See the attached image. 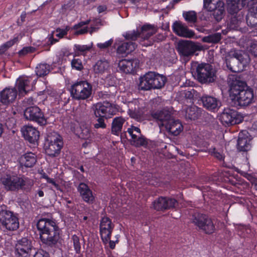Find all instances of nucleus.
<instances>
[{
  "mask_svg": "<svg viewBox=\"0 0 257 257\" xmlns=\"http://www.w3.org/2000/svg\"><path fill=\"white\" fill-rule=\"evenodd\" d=\"M240 0H226L228 12L231 14H236L239 11Z\"/></svg>",
  "mask_w": 257,
  "mask_h": 257,
  "instance_id": "39",
  "label": "nucleus"
},
{
  "mask_svg": "<svg viewBox=\"0 0 257 257\" xmlns=\"http://www.w3.org/2000/svg\"><path fill=\"white\" fill-rule=\"evenodd\" d=\"M166 80V78L163 75L150 71L140 77L139 89L144 91L160 89L164 86Z\"/></svg>",
  "mask_w": 257,
  "mask_h": 257,
  "instance_id": "4",
  "label": "nucleus"
},
{
  "mask_svg": "<svg viewBox=\"0 0 257 257\" xmlns=\"http://www.w3.org/2000/svg\"><path fill=\"white\" fill-rule=\"evenodd\" d=\"M63 146L61 136L57 134L49 136L47 138V144L46 145V153L52 157L58 156Z\"/></svg>",
  "mask_w": 257,
  "mask_h": 257,
  "instance_id": "10",
  "label": "nucleus"
},
{
  "mask_svg": "<svg viewBox=\"0 0 257 257\" xmlns=\"http://www.w3.org/2000/svg\"><path fill=\"white\" fill-rule=\"evenodd\" d=\"M246 131L239 134L237 140V149L239 151L247 152L250 149V139L248 137Z\"/></svg>",
  "mask_w": 257,
  "mask_h": 257,
  "instance_id": "26",
  "label": "nucleus"
},
{
  "mask_svg": "<svg viewBox=\"0 0 257 257\" xmlns=\"http://www.w3.org/2000/svg\"><path fill=\"white\" fill-rule=\"evenodd\" d=\"M40 239L43 243L50 247L55 246L60 239L61 230L55 220L41 218L37 223Z\"/></svg>",
  "mask_w": 257,
  "mask_h": 257,
  "instance_id": "1",
  "label": "nucleus"
},
{
  "mask_svg": "<svg viewBox=\"0 0 257 257\" xmlns=\"http://www.w3.org/2000/svg\"><path fill=\"white\" fill-rule=\"evenodd\" d=\"M129 130H131L133 134H134V132H136V134H137V135L142 134L140 129L139 127L135 126L134 125H132L130 128H128L127 129V131L128 133Z\"/></svg>",
  "mask_w": 257,
  "mask_h": 257,
  "instance_id": "61",
  "label": "nucleus"
},
{
  "mask_svg": "<svg viewBox=\"0 0 257 257\" xmlns=\"http://www.w3.org/2000/svg\"><path fill=\"white\" fill-rule=\"evenodd\" d=\"M242 5L245 6L247 5H253L257 3V0H242Z\"/></svg>",
  "mask_w": 257,
  "mask_h": 257,
  "instance_id": "64",
  "label": "nucleus"
},
{
  "mask_svg": "<svg viewBox=\"0 0 257 257\" xmlns=\"http://www.w3.org/2000/svg\"><path fill=\"white\" fill-rule=\"evenodd\" d=\"M137 44L134 42H124L117 48V53L121 55H126L135 50Z\"/></svg>",
  "mask_w": 257,
  "mask_h": 257,
  "instance_id": "32",
  "label": "nucleus"
},
{
  "mask_svg": "<svg viewBox=\"0 0 257 257\" xmlns=\"http://www.w3.org/2000/svg\"><path fill=\"white\" fill-rule=\"evenodd\" d=\"M246 23L250 27L257 26V7L252 8L246 17Z\"/></svg>",
  "mask_w": 257,
  "mask_h": 257,
  "instance_id": "35",
  "label": "nucleus"
},
{
  "mask_svg": "<svg viewBox=\"0 0 257 257\" xmlns=\"http://www.w3.org/2000/svg\"><path fill=\"white\" fill-rule=\"evenodd\" d=\"M222 2L220 0H203V8L209 11L214 9L219 3Z\"/></svg>",
  "mask_w": 257,
  "mask_h": 257,
  "instance_id": "42",
  "label": "nucleus"
},
{
  "mask_svg": "<svg viewBox=\"0 0 257 257\" xmlns=\"http://www.w3.org/2000/svg\"><path fill=\"white\" fill-rule=\"evenodd\" d=\"M25 118L30 121H33L41 126L47 124V118L42 110L37 106L27 107L24 111Z\"/></svg>",
  "mask_w": 257,
  "mask_h": 257,
  "instance_id": "11",
  "label": "nucleus"
},
{
  "mask_svg": "<svg viewBox=\"0 0 257 257\" xmlns=\"http://www.w3.org/2000/svg\"><path fill=\"white\" fill-rule=\"evenodd\" d=\"M34 257H49V254L46 251L40 249L35 253Z\"/></svg>",
  "mask_w": 257,
  "mask_h": 257,
  "instance_id": "58",
  "label": "nucleus"
},
{
  "mask_svg": "<svg viewBox=\"0 0 257 257\" xmlns=\"http://www.w3.org/2000/svg\"><path fill=\"white\" fill-rule=\"evenodd\" d=\"M128 134L131 136V144L136 147L141 146L145 147L148 145L147 139L142 134L137 135L133 134L131 130L128 131Z\"/></svg>",
  "mask_w": 257,
  "mask_h": 257,
  "instance_id": "30",
  "label": "nucleus"
},
{
  "mask_svg": "<svg viewBox=\"0 0 257 257\" xmlns=\"http://www.w3.org/2000/svg\"><path fill=\"white\" fill-rule=\"evenodd\" d=\"M36 161V156L31 152L26 153L20 158L21 165L27 168L33 167Z\"/></svg>",
  "mask_w": 257,
  "mask_h": 257,
  "instance_id": "29",
  "label": "nucleus"
},
{
  "mask_svg": "<svg viewBox=\"0 0 257 257\" xmlns=\"http://www.w3.org/2000/svg\"><path fill=\"white\" fill-rule=\"evenodd\" d=\"M75 7L74 0H68L62 6V9L65 11H70Z\"/></svg>",
  "mask_w": 257,
  "mask_h": 257,
  "instance_id": "53",
  "label": "nucleus"
},
{
  "mask_svg": "<svg viewBox=\"0 0 257 257\" xmlns=\"http://www.w3.org/2000/svg\"><path fill=\"white\" fill-rule=\"evenodd\" d=\"M15 248L16 252L22 257H28L32 253V251H35V249L33 247L31 240L25 237L18 241Z\"/></svg>",
  "mask_w": 257,
  "mask_h": 257,
  "instance_id": "17",
  "label": "nucleus"
},
{
  "mask_svg": "<svg viewBox=\"0 0 257 257\" xmlns=\"http://www.w3.org/2000/svg\"><path fill=\"white\" fill-rule=\"evenodd\" d=\"M203 106L207 110L211 111H216L221 105L220 100L214 96L204 94L200 99Z\"/></svg>",
  "mask_w": 257,
  "mask_h": 257,
  "instance_id": "19",
  "label": "nucleus"
},
{
  "mask_svg": "<svg viewBox=\"0 0 257 257\" xmlns=\"http://www.w3.org/2000/svg\"><path fill=\"white\" fill-rule=\"evenodd\" d=\"M77 191L84 202L88 204L93 203L95 197L87 185L84 183H80L77 187Z\"/></svg>",
  "mask_w": 257,
  "mask_h": 257,
  "instance_id": "23",
  "label": "nucleus"
},
{
  "mask_svg": "<svg viewBox=\"0 0 257 257\" xmlns=\"http://www.w3.org/2000/svg\"><path fill=\"white\" fill-rule=\"evenodd\" d=\"M22 133L25 139L30 143L35 144L37 143L40 135L39 132L32 126L27 125L22 129Z\"/></svg>",
  "mask_w": 257,
  "mask_h": 257,
  "instance_id": "24",
  "label": "nucleus"
},
{
  "mask_svg": "<svg viewBox=\"0 0 257 257\" xmlns=\"http://www.w3.org/2000/svg\"><path fill=\"white\" fill-rule=\"evenodd\" d=\"M17 91L16 88H5L0 92V101L5 104L13 102L17 97Z\"/></svg>",
  "mask_w": 257,
  "mask_h": 257,
  "instance_id": "25",
  "label": "nucleus"
},
{
  "mask_svg": "<svg viewBox=\"0 0 257 257\" xmlns=\"http://www.w3.org/2000/svg\"><path fill=\"white\" fill-rule=\"evenodd\" d=\"M98 118L97 119V122L94 124V127L96 128H104L106 127V125L104 122L103 117H98Z\"/></svg>",
  "mask_w": 257,
  "mask_h": 257,
  "instance_id": "56",
  "label": "nucleus"
},
{
  "mask_svg": "<svg viewBox=\"0 0 257 257\" xmlns=\"http://www.w3.org/2000/svg\"><path fill=\"white\" fill-rule=\"evenodd\" d=\"M50 70V66L46 63L39 64L36 68V74L39 77L47 75Z\"/></svg>",
  "mask_w": 257,
  "mask_h": 257,
  "instance_id": "37",
  "label": "nucleus"
},
{
  "mask_svg": "<svg viewBox=\"0 0 257 257\" xmlns=\"http://www.w3.org/2000/svg\"><path fill=\"white\" fill-rule=\"evenodd\" d=\"M209 11L212 12V15L217 22L220 21L223 18L225 12L224 3H219V5L214 9Z\"/></svg>",
  "mask_w": 257,
  "mask_h": 257,
  "instance_id": "33",
  "label": "nucleus"
},
{
  "mask_svg": "<svg viewBox=\"0 0 257 257\" xmlns=\"http://www.w3.org/2000/svg\"><path fill=\"white\" fill-rule=\"evenodd\" d=\"M192 69L196 79L201 84L211 83L216 80L215 71L208 63H196L192 66Z\"/></svg>",
  "mask_w": 257,
  "mask_h": 257,
  "instance_id": "5",
  "label": "nucleus"
},
{
  "mask_svg": "<svg viewBox=\"0 0 257 257\" xmlns=\"http://www.w3.org/2000/svg\"><path fill=\"white\" fill-rule=\"evenodd\" d=\"M48 41L47 42L48 45H52L54 44L57 43L58 42L59 40L57 39H55L53 37V36L52 35H49L48 36Z\"/></svg>",
  "mask_w": 257,
  "mask_h": 257,
  "instance_id": "60",
  "label": "nucleus"
},
{
  "mask_svg": "<svg viewBox=\"0 0 257 257\" xmlns=\"http://www.w3.org/2000/svg\"><path fill=\"white\" fill-rule=\"evenodd\" d=\"M177 205L178 201L175 199L167 197H160L153 202L154 209L158 211L174 208Z\"/></svg>",
  "mask_w": 257,
  "mask_h": 257,
  "instance_id": "16",
  "label": "nucleus"
},
{
  "mask_svg": "<svg viewBox=\"0 0 257 257\" xmlns=\"http://www.w3.org/2000/svg\"><path fill=\"white\" fill-rule=\"evenodd\" d=\"M30 81L27 77H20L17 80V87L19 95H24L30 90Z\"/></svg>",
  "mask_w": 257,
  "mask_h": 257,
  "instance_id": "28",
  "label": "nucleus"
},
{
  "mask_svg": "<svg viewBox=\"0 0 257 257\" xmlns=\"http://www.w3.org/2000/svg\"><path fill=\"white\" fill-rule=\"evenodd\" d=\"M158 30L157 27L149 24L143 25L141 29L140 38L143 40H148L155 34Z\"/></svg>",
  "mask_w": 257,
  "mask_h": 257,
  "instance_id": "27",
  "label": "nucleus"
},
{
  "mask_svg": "<svg viewBox=\"0 0 257 257\" xmlns=\"http://www.w3.org/2000/svg\"><path fill=\"white\" fill-rule=\"evenodd\" d=\"M35 48L33 47H26L23 48L19 52V54L21 56H24L28 53L34 52Z\"/></svg>",
  "mask_w": 257,
  "mask_h": 257,
  "instance_id": "54",
  "label": "nucleus"
},
{
  "mask_svg": "<svg viewBox=\"0 0 257 257\" xmlns=\"http://www.w3.org/2000/svg\"><path fill=\"white\" fill-rule=\"evenodd\" d=\"M123 36L127 40L135 41L138 37H140V32L139 31H132L125 33Z\"/></svg>",
  "mask_w": 257,
  "mask_h": 257,
  "instance_id": "45",
  "label": "nucleus"
},
{
  "mask_svg": "<svg viewBox=\"0 0 257 257\" xmlns=\"http://www.w3.org/2000/svg\"><path fill=\"white\" fill-rule=\"evenodd\" d=\"M250 53L254 56L257 57V45L253 44L250 46L249 50Z\"/></svg>",
  "mask_w": 257,
  "mask_h": 257,
  "instance_id": "63",
  "label": "nucleus"
},
{
  "mask_svg": "<svg viewBox=\"0 0 257 257\" xmlns=\"http://www.w3.org/2000/svg\"><path fill=\"white\" fill-rule=\"evenodd\" d=\"M72 240L73 242V245L74 249L77 253H78L80 252V248H81V245L79 241V237L76 235H74L72 236Z\"/></svg>",
  "mask_w": 257,
  "mask_h": 257,
  "instance_id": "52",
  "label": "nucleus"
},
{
  "mask_svg": "<svg viewBox=\"0 0 257 257\" xmlns=\"http://www.w3.org/2000/svg\"><path fill=\"white\" fill-rule=\"evenodd\" d=\"M80 137L83 139H88L91 137V132L88 126L81 127Z\"/></svg>",
  "mask_w": 257,
  "mask_h": 257,
  "instance_id": "47",
  "label": "nucleus"
},
{
  "mask_svg": "<svg viewBox=\"0 0 257 257\" xmlns=\"http://www.w3.org/2000/svg\"><path fill=\"white\" fill-rule=\"evenodd\" d=\"M230 91V93L235 96L240 106H247L253 101V90L245 81L235 78L231 84Z\"/></svg>",
  "mask_w": 257,
  "mask_h": 257,
  "instance_id": "2",
  "label": "nucleus"
},
{
  "mask_svg": "<svg viewBox=\"0 0 257 257\" xmlns=\"http://www.w3.org/2000/svg\"><path fill=\"white\" fill-rule=\"evenodd\" d=\"M69 27L66 26L65 29H61L58 28L56 29V36L58 37L59 39L63 38L65 36L67 35L68 32L69 30Z\"/></svg>",
  "mask_w": 257,
  "mask_h": 257,
  "instance_id": "49",
  "label": "nucleus"
},
{
  "mask_svg": "<svg viewBox=\"0 0 257 257\" xmlns=\"http://www.w3.org/2000/svg\"><path fill=\"white\" fill-rule=\"evenodd\" d=\"M109 63L106 60H99L93 66L95 73L102 74L107 70Z\"/></svg>",
  "mask_w": 257,
  "mask_h": 257,
  "instance_id": "36",
  "label": "nucleus"
},
{
  "mask_svg": "<svg viewBox=\"0 0 257 257\" xmlns=\"http://www.w3.org/2000/svg\"><path fill=\"white\" fill-rule=\"evenodd\" d=\"M0 225L9 230H16L19 227L17 214L8 210L5 205L0 206Z\"/></svg>",
  "mask_w": 257,
  "mask_h": 257,
  "instance_id": "8",
  "label": "nucleus"
},
{
  "mask_svg": "<svg viewBox=\"0 0 257 257\" xmlns=\"http://www.w3.org/2000/svg\"><path fill=\"white\" fill-rule=\"evenodd\" d=\"M220 120L224 125H232L240 123L243 117L236 110L226 107L221 113Z\"/></svg>",
  "mask_w": 257,
  "mask_h": 257,
  "instance_id": "13",
  "label": "nucleus"
},
{
  "mask_svg": "<svg viewBox=\"0 0 257 257\" xmlns=\"http://www.w3.org/2000/svg\"><path fill=\"white\" fill-rule=\"evenodd\" d=\"M248 55L242 51L234 50L228 52L225 60L227 69L235 73L241 72L249 63Z\"/></svg>",
  "mask_w": 257,
  "mask_h": 257,
  "instance_id": "3",
  "label": "nucleus"
},
{
  "mask_svg": "<svg viewBox=\"0 0 257 257\" xmlns=\"http://www.w3.org/2000/svg\"><path fill=\"white\" fill-rule=\"evenodd\" d=\"M114 225L107 217H103L100 223V234L102 241L106 244L110 239Z\"/></svg>",
  "mask_w": 257,
  "mask_h": 257,
  "instance_id": "14",
  "label": "nucleus"
},
{
  "mask_svg": "<svg viewBox=\"0 0 257 257\" xmlns=\"http://www.w3.org/2000/svg\"><path fill=\"white\" fill-rule=\"evenodd\" d=\"M115 109L111 102L97 103L95 106L94 114L96 117L106 118L115 114Z\"/></svg>",
  "mask_w": 257,
  "mask_h": 257,
  "instance_id": "15",
  "label": "nucleus"
},
{
  "mask_svg": "<svg viewBox=\"0 0 257 257\" xmlns=\"http://www.w3.org/2000/svg\"><path fill=\"white\" fill-rule=\"evenodd\" d=\"M152 116L157 122L159 127H163L173 118L171 111L168 108L157 110L152 113Z\"/></svg>",
  "mask_w": 257,
  "mask_h": 257,
  "instance_id": "18",
  "label": "nucleus"
},
{
  "mask_svg": "<svg viewBox=\"0 0 257 257\" xmlns=\"http://www.w3.org/2000/svg\"><path fill=\"white\" fill-rule=\"evenodd\" d=\"M71 65L73 69L78 71H81L84 68L82 61L79 58H74L71 61Z\"/></svg>",
  "mask_w": 257,
  "mask_h": 257,
  "instance_id": "46",
  "label": "nucleus"
},
{
  "mask_svg": "<svg viewBox=\"0 0 257 257\" xmlns=\"http://www.w3.org/2000/svg\"><path fill=\"white\" fill-rule=\"evenodd\" d=\"M125 121V119L121 116L114 118L111 123V133L118 136Z\"/></svg>",
  "mask_w": 257,
  "mask_h": 257,
  "instance_id": "31",
  "label": "nucleus"
},
{
  "mask_svg": "<svg viewBox=\"0 0 257 257\" xmlns=\"http://www.w3.org/2000/svg\"><path fill=\"white\" fill-rule=\"evenodd\" d=\"M194 90L193 89H191V90H189V89L187 90H185L184 91V96L188 99H191L193 98L194 97Z\"/></svg>",
  "mask_w": 257,
  "mask_h": 257,
  "instance_id": "59",
  "label": "nucleus"
},
{
  "mask_svg": "<svg viewBox=\"0 0 257 257\" xmlns=\"http://www.w3.org/2000/svg\"><path fill=\"white\" fill-rule=\"evenodd\" d=\"M163 129L169 135L177 136L183 131V126L179 120H176L172 118Z\"/></svg>",
  "mask_w": 257,
  "mask_h": 257,
  "instance_id": "22",
  "label": "nucleus"
},
{
  "mask_svg": "<svg viewBox=\"0 0 257 257\" xmlns=\"http://www.w3.org/2000/svg\"><path fill=\"white\" fill-rule=\"evenodd\" d=\"M200 50V47L194 42L188 40L179 41L177 44V50L179 55L186 60H189L195 52Z\"/></svg>",
  "mask_w": 257,
  "mask_h": 257,
  "instance_id": "12",
  "label": "nucleus"
},
{
  "mask_svg": "<svg viewBox=\"0 0 257 257\" xmlns=\"http://www.w3.org/2000/svg\"><path fill=\"white\" fill-rule=\"evenodd\" d=\"M139 67V61L136 59H122L118 63L119 71L126 74L134 72L136 68Z\"/></svg>",
  "mask_w": 257,
  "mask_h": 257,
  "instance_id": "20",
  "label": "nucleus"
},
{
  "mask_svg": "<svg viewBox=\"0 0 257 257\" xmlns=\"http://www.w3.org/2000/svg\"><path fill=\"white\" fill-rule=\"evenodd\" d=\"M72 98L77 100H87L92 95V85L86 81H80L71 86L70 89Z\"/></svg>",
  "mask_w": 257,
  "mask_h": 257,
  "instance_id": "6",
  "label": "nucleus"
},
{
  "mask_svg": "<svg viewBox=\"0 0 257 257\" xmlns=\"http://www.w3.org/2000/svg\"><path fill=\"white\" fill-rule=\"evenodd\" d=\"M196 108L194 107L187 108L186 111V116L190 119H195L197 117L195 113Z\"/></svg>",
  "mask_w": 257,
  "mask_h": 257,
  "instance_id": "51",
  "label": "nucleus"
},
{
  "mask_svg": "<svg viewBox=\"0 0 257 257\" xmlns=\"http://www.w3.org/2000/svg\"><path fill=\"white\" fill-rule=\"evenodd\" d=\"M185 20L188 23H194L197 21L196 13L194 11H190L183 13Z\"/></svg>",
  "mask_w": 257,
  "mask_h": 257,
  "instance_id": "43",
  "label": "nucleus"
},
{
  "mask_svg": "<svg viewBox=\"0 0 257 257\" xmlns=\"http://www.w3.org/2000/svg\"><path fill=\"white\" fill-rule=\"evenodd\" d=\"M89 22H90V20H87L86 21L81 22L79 23L78 24L75 25L73 27V29H78L79 28L83 26L84 25H88L89 23Z\"/></svg>",
  "mask_w": 257,
  "mask_h": 257,
  "instance_id": "62",
  "label": "nucleus"
},
{
  "mask_svg": "<svg viewBox=\"0 0 257 257\" xmlns=\"http://www.w3.org/2000/svg\"><path fill=\"white\" fill-rule=\"evenodd\" d=\"M18 41V37H15L13 39L6 42L0 47V53H4L6 51H7L9 48L13 46Z\"/></svg>",
  "mask_w": 257,
  "mask_h": 257,
  "instance_id": "44",
  "label": "nucleus"
},
{
  "mask_svg": "<svg viewBox=\"0 0 257 257\" xmlns=\"http://www.w3.org/2000/svg\"><path fill=\"white\" fill-rule=\"evenodd\" d=\"M97 96L99 99L104 100L103 102H111L113 103L115 99V95L113 93L106 91H100L97 92Z\"/></svg>",
  "mask_w": 257,
  "mask_h": 257,
  "instance_id": "38",
  "label": "nucleus"
},
{
  "mask_svg": "<svg viewBox=\"0 0 257 257\" xmlns=\"http://www.w3.org/2000/svg\"><path fill=\"white\" fill-rule=\"evenodd\" d=\"M221 39V34L216 33L203 38V41L209 43H217Z\"/></svg>",
  "mask_w": 257,
  "mask_h": 257,
  "instance_id": "40",
  "label": "nucleus"
},
{
  "mask_svg": "<svg viewBox=\"0 0 257 257\" xmlns=\"http://www.w3.org/2000/svg\"><path fill=\"white\" fill-rule=\"evenodd\" d=\"M92 46V44L90 45H81L76 44L74 46V50L75 51L74 56H79L80 54L84 53L90 50Z\"/></svg>",
  "mask_w": 257,
  "mask_h": 257,
  "instance_id": "41",
  "label": "nucleus"
},
{
  "mask_svg": "<svg viewBox=\"0 0 257 257\" xmlns=\"http://www.w3.org/2000/svg\"><path fill=\"white\" fill-rule=\"evenodd\" d=\"M172 29L173 32L180 37L192 38L195 35L193 31L189 30L180 21H175L172 25Z\"/></svg>",
  "mask_w": 257,
  "mask_h": 257,
  "instance_id": "21",
  "label": "nucleus"
},
{
  "mask_svg": "<svg viewBox=\"0 0 257 257\" xmlns=\"http://www.w3.org/2000/svg\"><path fill=\"white\" fill-rule=\"evenodd\" d=\"M190 219L191 223L194 224L199 230L206 234H211L215 231L213 220L206 214L196 212L192 215Z\"/></svg>",
  "mask_w": 257,
  "mask_h": 257,
  "instance_id": "7",
  "label": "nucleus"
},
{
  "mask_svg": "<svg viewBox=\"0 0 257 257\" xmlns=\"http://www.w3.org/2000/svg\"><path fill=\"white\" fill-rule=\"evenodd\" d=\"M113 40L110 39L104 43H99L97 44V46L101 50H105L109 47L112 44Z\"/></svg>",
  "mask_w": 257,
  "mask_h": 257,
  "instance_id": "57",
  "label": "nucleus"
},
{
  "mask_svg": "<svg viewBox=\"0 0 257 257\" xmlns=\"http://www.w3.org/2000/svg\"><path fill=\"white\" fill-rule=\"evenodd\" d=\"M128 114L131 117L137 119L141 116V115L143 114V112L142 111H139L138 109L136 108V107L134 108V109H133V108L132 107L128 109Z\"/></svg>",
  "mask_w": 257,
  "mask_h": 257,
  "instance_id": "50",
  "label": "nucleus"
},
{
  "mask_svg": "<svg viewBox=\"0 0 257 257\" xmlns=\"http://www.w3.org/2000/svg\"><path fill=\"white\" fill-rule=\"evenodd\" d=\"M43 178L47 180L48 183L52 184L57 190L63 192L61 186L59 184H57L54 179L49 178L47 175H43Z\"/></svg>",
  "mask_w": 257,
  "mask_h": 257,
  "instance_id": "55",
  "label": "nucleus"
},
{
  "mask_svg": "<svg viewBox=\"0 0 257 257\" xmlns=\"http://www.w3.org/2000/svg\"><path fill=\"white\" fill-rule=\"evenodd\" d=\"M243 20V15L241 14L233 16L228 24L227 28L231 30H237Z\"/></svg>",
  "mask_w": 257,
  "mask_h": 257,
  "instance_id": "34",
  "label": "nucleus"
},
{
  "mask_svg": "<svg viewBox=\"0 0 257 257\" xmlns=\"http://www.w3.org/2000/svg\"><path fill=\"white\" fill-rule=\"evenodd\" d=\"M208 152L211 156H213L214 157L220 161L223 160L224 159V156L222 154V153L218 152L214 148L209 149Z\"/></svg>",
  "mask_w": 257,
  "mask_h": 257,
  "instance_id": "48",
  "label": "nucleus"
},
{
  "mask_svg": "<svg viewBox=\"0 0 257 257\" xmlns=\"http://www.w3.org/2000/svg\"><path fill=\"white\" fill-rule=\"evenodd\" d=\"M1 181L7 190L16 191L27 189V180L17 175H7L2 177Z\"/></svg>",
  "mask_w": 257,
  "mask_h": 257,
  "instance_id": "9",
  "label": "nucleus"
}]
</instances>
